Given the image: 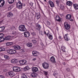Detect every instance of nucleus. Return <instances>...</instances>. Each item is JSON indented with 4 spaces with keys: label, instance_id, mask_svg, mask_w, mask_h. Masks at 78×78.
<instances>
[{
    "label": "nucleus",
    "instance_id": "24",
    "mask_svg": "<svg viewBox=\"0 0 78 78\" xmlns=\"http://www.w3.org/2000/svg\"><path fill=\"white\" fill-rule=\"evenodd\" d=\"M36 16H37V19H40V17H41V14L39 13H37L36 14Z\"/></svg>",
    "mask_w": 78,
    "mask_h": 78
},
{
    "label": "nucleus",
    "instance_id": "48",
    "mask_svg": "<svg viewBox=\"0 0 78 78\" xmlns=\"http://www.w3.org/2000/svg\"><path fill=\"white\" fill-rule=\"evenodd\" d=\"M12 43L11 42H9V45H12Z\"/></svg>",
    "mask_w": 78,
    "mask_h": 78
},
{
    "label": "nucleus",
    "instance_id": "51",
    "mask_svg": "<svg viewBox=\"0 0 78 78\" xmlns=\"http://www.w3.org/2000/svg\"><path fill=\"white\" fill-rule=\"evenodd\" d=\"M1 35H2L3 36V34H0V36H1Z\"/></svg>",
    "mask_w": 78,
    "mask_h": 78
},
{
    "label": "nucleus",
    "instance_id": "17",
    "mask_svg": "<svg viewBox=\"0 0 78 78\" xmlns=\"http://www.w3.org/2000/svg\"><path fill=\"white\" fill-rule=\"evenodd\" d=\"M46 35L48 37L49 39H51V40H52L53 39V36L51 35V34H49V33H48L46 34Z\"/></svg>",
    "mask_w": 78,
    "mask_h": 78
},
{
    "label": "nucleus",
    "instance_id": "40",
    "mask_svg": "<svg viewBox=\"0 0 78 78\" xmlns=\"http://www.w3.org/2000/svg\"><path fill=\"white\" fill-rule=\"evenodd\" d=\"M5 49L4 48H0V51H5Z\"/></svg>",
    "mask_w": 78,
    "mask_h": 78
},
{
    "label": "nucleus",
    "instance_id": "19",
    "mask_svg": "<svg viewBox=\"0 0 78 78\" xmlns=\"http://www.w3.org/2000/svg\"><path fill=\"white\" fill-rule=\"evenodd\" d=\"M50 60L53 63H55L56 62V61H55V58L53 56H52L50 58Z\"/></svg>",
    "mask_w": 78,
    "mask_h": 78
},
{
    "label": "nucleus",
    "instance_id": "2",
    "mask_svg": "<svg viewBox=\"0 0 78 78\" xmlns=\"http://www.w3.org/2000/svg\"><path fill=\"white\" fill-rule=\"evenodd\" d=\"M19 30L21 31H26L27 29L25 28V26L24 25H21L19 27Z\"/></svg>",
    "mask_w": 78,
    "mask_h": 78
},
{
    "label": "nucleus",
    "instance_id": "32",
    "mask_svg": "<svg viewBox=\"0 0 78 78\" xmlns=\"http://www.w3.org/2000/svg\"><path fill=\"white\" fill-rule=\"evenodd\" d=\"M0 39H1V42H3V41H4L5 40V38L3 37L2 36L0 37Z\"/></svg>",
    "mask_w": 78,
    "mask_h": 78
},
{
    "label": "nucleus",
    "instance_id": "20",
    "mask_svg": "<svg viewBox=\"0 0 78 78\" xmlns=\"http://www.w3.org/2000/svg\"><path fill=\"white\" fill-rule=\"evenodd\" d=\"M12 37H14V39H16V38H17V36H16V32L14 33H13L12 34Z\"/></svg>",
    "mask_w": 78,
    "mask_h": 78
},
{
    "label": "nucleus",
    "instance_id": "35",
    "mask_svg": "<svg viewBox=\"0 0 78 78\" xmlns=\"http://www.w3.org/2000/svg\"><path fill=\"white\" fill-rule=\"evenodd\" d=\"M24 69L25 70H28L30 69V67H29L28 66H27L24 68Z\"/></svg>",
    "mask_w": 78,
    "mask_h": 78
},
{
    "label": "nucleus",
    "instance_id": "3",
    "mask_svg": "<svg viewBox=\"0 0 78 78\" xmlns=\"http://www.w3.org/2000/svg\"><path fill=\"white\" fill-rule=\"evenodd\" d=\"M16 8L19 9H21L22 8V4L20 1H19L16 3Z\"/></svg>",
    "mask_w": 78,
    "mask_h": 78
},
{
    "label": "nucleus",
    "instance_id": "33",
    "mask_svg": "<svg viewBox=\"0 0 78 78\" xmlns=\"http://www.w3.org/2000/svg\"><path fill=\"white\" fill-rule=\"evenodd\" d=\"M5 30V27H0V32L3 31Z\"/></svg>",
    "mask_w": 78,
    "mask_h": 78
},
{
    "label": "nucleus",
    "instance_id": "34",
    "mask_svg": "<svg viewBox=\"0 0 78 78\" xmlns=\"http://www.w3.org/2000/svg\"><path fill=\"white\" fill-rule=\"evenodd\" d=\"M21 78H28V77H27V76H26V75H25V74H22Z\"/></svg>",
    "mask_w": 78,
    "mask_h": 78
},
{
    "label": "nucleus",
    "instance_id": "18",
    "mask_svg": "<svg viewBox=\"0 0 78 78\" xmlns=\"http://www.w3.org/2000/svg\"><path fill=\"white\" fill-rule=\"evenodd\" d=\"M64 38L65 40H66V41H69V34H66L64 36Z\"/></svg>",
    "mask_w": 78,
    "mask_h": 78
},
{
    "label": "nucleus",
    "instance_id": "47",
    "mask_svg": "<svg viewBox=\"0 0 78 78\" xmlns=\"http://www.w3.org/2000/svg\"><path fill=\"white\" fill-rule=\"evenodd\" d=\"M36 58H33V59H32V60L33 61H36Z\"/></svg>",
    "mask_w": 78,
    "mask_h": 78
},
{
    "label": "nucleus",
    "instance_id": "55",
    "mask_svg": "<svg viewBox=\"0 0 78 78\" xmlns=\"http://www.w3.org/2000/svg\"><path fill=\"white\" fill-rule=\"evenodd\" d=\"M2 78H5V76H3Z\"/></svg>",
    "mask_w": 78,
    "mask_h": 78
},
{
    "label": "nucleus",
    "instance_id": "44",
    "mask_svg": "<svg viewBox=\"0 0 78 78\" xmlns=\"http://www.w3.org/2000/svg\"><path fill=\"white\" fill-rule=\"evenodd\" d=\"M56 3L57 5H59V1H58V0L56 1Z\"/></svg>",
    "mask_w": 78,
    "mask_h": 78
},
{
    "label": "nucleus",
    "instance_id": "36",
    "mask_svg": "<svg viewBox=\"0 0 78 78\" xmlns=\"http://www.w3.org/2000/svg\"><path fill=\"white\" fill-rule=\"evenodd\" d=\"M11 62L12 63H14L15 64V63H16V60L15 59H13L11 61Z\"/></svg>",
    "mask_w": 78,
    "mask_h": 78
},
{
    "label": "nucleus",
    "instance_id": "28",
    "mask_svg": "<svg viewBox=\"0 0 78 78\" xmlns=\"http://www.w3.org/2000/svg\"><path fill=\"white\" fill-rule=\"evenodd\" d=\"M13 16L12 13L11 12L8 13L7 17H12Z\"/></svg>",
    "mask_w": 78,
    "mask_h": 78
},
{
    "label": "nucleus",
    "instance_id": "41",
    "mask_svg": "<svg viewBox=\"0 0 78 78\" xmlns=\"http://www.w3.org/2000/svg\"><path fill=\"white\" fill-rule=\"evenodd\" d=\"M58 73H54V76H56V77H57V76H58Z\"/></svg>",
    "mask_w": 78,
    "mask_h": 78
},
{
    "label": "nucleus",
    "instance_id": "42",
    "mask_svg": "<svg viewBox=\"0 0 78 78\" xmlns=\"http://www.w3.org/2000/svg\"><path fill=\"white\" fill-rule=\"evenodd\" d=\"M31 34H32V36H35L36 35V33H35L34 32L32 33Z\"/></svg>",
    "mask_w": 78,
    "mask_h": 78
},
{
    "label": "nucleus",
    "instance_id": "26",
    "mask_svg": "<svg viewBox=\"0 0 78 78\" xmlns=\"http://www.w3.org/2000/svg\"><path fill=\"white\" fill-rule=\"evenodd\" d=\"M27 45L28 47H32L33 44L31 43H28L27 44Z\"/></svg>",
    "mask_w": 78,
    "mask_h": 78
},
{
    "label": "nucleus",
    "instance_id": "5",
    "mask_svg": "<svg viewBox=\"0 0 78 78\" xmlns=\"http://www.w3.org/2000/svg\"><path fill=\"white\" fill-rule=\"evenodd\" d=\"M8 53H9L11 55L15 54L16 53V51L14 49H10L7 51Z\"/></svg>",
    "mask_w": 78,
    "mask_h": 78
},
{
    "label": "nucleus",
    "instance_id": "56",
    "mask_svg": "<svg viewBox=\"0 0 78 78\" xmlns=\"http://www.w3.org/2000/svg\"><path fill=\"white\" fill-rule=\"evenodd\" d=\"M44 1H45V2H46V0H44Z\"/></svg>",
    "mask_w": 78,
    "mask_h": 78
},
{
    "label": "nucleus",
    "instance_id": "16",
    "mask_svg": "<svg viewBox=\"0 0 78 78\" xmlns=\"http://www.w3.org/2000/svg\"><path fill=\"white\" fill-rule=\"evenodd\" d=\"M35 26L36 30L38 31H40V30H41V25L39 24H37Z\"/></svg>",
    "mask_w": 78,
    "mask_h": 78
},
{
    "label": "nucleus",
    "instance_id": "53",
    "mask_svg": "<svg viewBox=\"0 0 78 78\" xmlns=\"http://www.w3.org/2000/svg\"><path fill=\"white\" fill-rule=\"evenodd\" d=\"M44 34H45H45H46V32L45 31H44Z\"/></svg>",
    "mask_w": 78,
    "mask_h": 78
},
{
    "label": "nucleus",
    "instance_id": "46",
    "mask_svg": "<svg viewBox=\"0 0 78 78\" xmlns=\"http://www.w3.org/2000/svg\"><path fill=\"white\" fill-rule=\"evenodd\" d=\"M66 70L68 71V72H69L70 71V69L69 68H66Z\"/></svg>",
    "mask_w": 78,
    "mask_h": 78
},
{
    "label": "nucleus",
    "instance_id": "6",
    "mask_svg": "<svg viewBox=\"0 0 78 78\" xmlns=\"http://www.w3.org/2000/svg\"><path fill=\"white\" fill-rule=\"evenodd\" d=\"M13 70L14 72H17L20 71V69L19 67H13Z\"/></svg>",
    "mask_w": 78,
    "mask_h": 78
},
{
    "label": "nucleus",
    "instance_id": "12",
    "mask_svg": "<svg viewBox=\"0 0 78 78\" xmlns=\"http://www.w3.org/2000/svg\"><path fill=\"white\" fill-rule=\"evenodd\" d=\"M32 54L33 56H37L39 55V53L38 52L36 51H33L32 52Z\"/></svg>",
    "mask_w": 78,
    "mask_h": 78
},
{
    "label": "nucleus",
    "instance_id": "9",
    "mask_svg": "<svg viewBox=\"0 0 78 78\" xmlns=\"http://www.w3.org/2000/svg\"><path fill=\"white\" fill-rule=\"evenodd\" d=\"M5 1L4 0H0V7H3L5 5Z\"/></svg>",
    "mask_w": 78,
    "mask_h": 78
},
{
    "label": "nucleus",
    "instance_id": "7",
    "mask_svg": "<svg viewBox=\"0 0 78 78\" xmlns=\"http://www.w3.org/2000/svg\"><path fill=\"white\" fill-rule=\"evenodd\" d=\"M19 62L21 65H26V64H27V61L25 60H20Z\"/></svg>",
    "mask_w": 78,
    "mask_h": 78
},
{
    "label": "nucleus",
    "instance_id": "30",
    "mask_svg": "<svg viewBox=\"0 0 78 78\" xmlns=\"http://www.w3.org/2000/svg\"><path fill=\"white\" fill-rule=\"evenodd\" d=\"M62 51L63 52H66V51L65 50V47L64 46H62Z\"/></svg>",
    "mask_w": 78,
    "mask_h": 78
},
{
    "label": "nucleus",
    "instance_id": "21",
    "mask_svg": "<svg viewBox=\"0 0 78 78\" xmlns=\"http://www.w3.org/2000/svg\"><path fill=\"white\" fill-rule=\"evenodd\" d=\"M13 48L16 50H19L20 48V46H13Z\"/></svg>",
    "mask_w": 78,
    "mask_h": 78
},
{
    "label": "nucleus",
    "instance_id": "50",
    "mask_svg": "<svg viewBox=\"0 0 78 78\" xmlns=\"http://www.w3.org/2000/svg\"><path fill=\"white\" fill-rule=\"evenodd\" d=\"M62 64H63V65H64V66L66 65V63H65V62H63Z\"/></svg>",
    "mask_w": 78,
    "mask_h": 78
},
{
    "label": "nucleus",
    "instance_id": "27",
    "mask_svg": "<svg viewBox=\"0 0 78 78\" xmlns=\"http://www.w3.org/2000/svg\"><path fill=\"white\" fill-rule=\"evenodd\" d=\"M8 2L9 4H12L14 2V0H8Z\"/></svg>",
    "mask_w": 78,
    "mask_h": 78
},
{
    "label": "nucleus",
    "instance_id": "25",
    "mask_svg": "<svg viewBox=\"0 0 78 78\" xmlns=\"http://www.w3.org/2000/svg\"><path fill=\"white\" fill-rule=\"evenodd\" d=\"M11 39V36H7L5 37V41H8L10 40Z\"/></svg>",
    "mask_w": 78,
    "mask_h": 78
},
{
    "label": "nucleus",
    "instance_id": "38",
    "mask_svg": "<svg viewBox=\"0 0 78 78\" xmlns=\"http://www.w3.org/2000/svg\"><path fill=\"white\" fill-rule=\"evenodd\" d=\"M32 42L33 44H34L35 45L37 44V41L36 40H33L32 41Z\"/></svg>",
    "mask_w": 78,
    "mask_h": 78
},
{
    "label": "nucleus",
    "instance_id": "13",
    "mask_svg": "<svg viewBox=\"0 0 78 78\" xmlns=\"http://www.w3.org/2000/svg\"><path fill=\"white\" fill-rule=\"evenodd\" d=\"M55 19L56 20L57 22H59L61 21V17H60L58 16H56L55 17Z\"/></svg>",
    "mask_w": 78,
    "mask_h": 78
},
{
    "label": "nucleus",
    "instance_id": "49",
    "mask_svg": "<svg viewBox=\"0 0 78 78\" xmlns=\"http://www.w3.org/2000/svg\"><path fill=\"white\" fill-rule=\"evenodd\" d=\"M3 76L0 75V78H3Z\"/></svg>",
    "mask_w": 78,
    "mask_h": 78
},
{
    "label": "nucleus",
    "instance_id": "45",
    "mask_svg": "<svg viewBox=\"0 0 78 78\" xmlns=\"http://www.w3.org/2000/svg\"><path fill=\"white\" fill-rule=\"evenodd\" d=\"M6 45H8V46L9 45V42H7L6 43Z\"/></svg>",
    "mask_w": 78,
    "mask_h": 78
},
{
    "label": "nucleus",
    "instance_id": "52",
    "mask_svg": "<svg viewBox=\"0 0 78 78\" xmlns=\"http://www.w3.org/2000/svg\"><path fill=\"white\" fill-rule=\"evenodd\" d=\"M59 38L60 39H61V36H59Z\"/></svg>",
    "mask_w": 78,
    "mask_h": 78
},
{
    "label": "nucleus",
    "instance_id": "39",
    "mask_svg": "<svg viewBox=\"0 0 78 78\" xmlns=\"http://www.w3.org/2000/svg\"><path fill=\"white\" fill-rule=\"evenodd\" d=\"M4 57L5 59H9V56L6 55H5L4 56Z\"/></svg>",
    "mask_w": 78,
    "mask_h": 78
},
{
    "label": "nucleus",
    "instance_id": "37",
    "mask_svg": "<svg viewBox=\"0 0 78 78\" xmlns=\"http://www.w3.org/2000/svg\"><path fill=\"white\" fill-rule=\"evenodd\" d=\"M39 33H40V34L41 36H42L44 35V33H43V32H42V31L41 30H40Z\"/></svg>",
    "mask_w": 78,
    "mask_h": 78
},
{
    "label": "nucleus",
    "instance_id": "43",
    "mask_svg": "<svg viewBox=\"0 0 78 78\" xmlns=\"http://www.w3.org/2000/svg\"><path fill=\"white\" fill-rule=\"evenodd\" d=\"M44 74H45V75H48V73H47V72H44Z\"/></svg>",
    "mask_w": 78,
    "mask_h": 78
},
{
    "label": "nucleus",
    "instance_id": "15",
    "mask_svg": "<svg viewBox=\"0 0 78 78\" xmlns=\"http://www.w3.org/2000/svg\"><path fill=\"white\" fill-rule=\"evenodd\" d=\"M72 4H73V3L71 1H67L66 2L67 5L69 6H72Z\"/></svg>",
    "mask_w": 78,
    "mask_h": 78
},
{
    "label": "nucleus",
    "instance_id": "23",
    "mask_svg": "<svg viewBox=\"0 0 78 78\" xmlns=\"http://www.w3.org/2000/svg\"><path fill=\"white\" fill-rule=\"evenodd\" d=\"M71 17V15L68 14L66 16V19L68 20L70 19Z\"/></svg>",
    "mask_w": 78,
    "mask_h": 78
},
{
    "label": "nucleus",
    "instance_id": "4",
    "mask_svg": "<svg viewBox=\"0 0 78 78\" xmlns=\"http://www.w3.org/2000/svg\"><path fill=\"white\" fill-rule=\"evenodd\" d=\"M42 66L45 69H48L49 67V65L48 63L44 62L43 63Z\"/></svg>",
    "mask_w": 78,
    "mask_h": 78
},
{
    "label": "nucleus",
    "instance_id": "31",
    "mask_svg": "<svg viewBox=\"0 0 78 78\" xmlns=\"http://www.w3.org/2000/svg\"><path fill=\"white\" fill-rule=\"evenodd\" d=\"M60 7L61 9L62 10H64V5H60Z\"/></svg>",
    "mask_w": 78,
    "mask_h": 78
},
{
    "label": "nucleus",
    "instance_id": "8",
    "mask_svg": "<svg viewBox=\"0 0 78 78\" xmlns=\"http://www.w3.org/2000/svg\"><path fill=\"white\" fill-rule=\"evenodd\" d=\"M48 3L51 8H53V7H54L55 4L51 0H49L48 1Z\"/></svg>",
    "mask_w": 78,
    "mask_h": 78
},
{
    "label": "nucleus",
    "instance_id": "22",
    "mask_svg": "<svg viewBox=\"0 0 78 78\" xmlns=\"http://www.w3.org/2000/svg\"><path fill=\"white\" fill-rule=\"evenodd\" d=\"M73 7L75 9L77 10L78 9V5L76 4H73Z\"/></svg>",
    "mask_w": 78,
    "mask_h": 78
},
{
    "label": "nucleus",
    "instance_id": "11",
    "mask_svg": "<svg viewBox=\"0 0 78 78\" xmlns=\"http://www.w3.org/2000/svg\"><path fill=\"white\" fill-rule=\"evenodd\" d=\"M32 71L33 72H37L39 71V69L37 67H34L32 68Z\"/></svg>",
    "mask_w": 78,
    "mask_h": 78
},
{
    "label": "nucleus",
    "instance_id": "29",
    "mask_svg": "<svg viewBox=\"0 0 78 78\" xmlns=\"http://www.w3.org/2000/svg\"><path fill=\"white\" fill-rule=\"evenodd\" d=\"M31 76L32 77H33V78H34V77H36V73H32V74H31Z\"/></svg>",
    "mask_w": 78,
    "mask_h": 78
},
{
    "label": "nucleus",
    "instance_id": "14",
    "mask_svg": "<svg viewBox=\"0 0 78 78\" xmlns=\"http://www.w3.org/2000/svg\"><path fill=\"white\" fill-rule=\"evenodd\" d=\"M24 35L25 37H28L30 36V32H25L24 33Z\"/></svg>",
    "mask_w": 78,
    "mask_h": 78
},
{
    "label": "nucleus",
    "instance_id": "54",
    "mask_svg": "<svg viewBox=\"0 0 78 78\" xmlns=\"http://www.w3.org/2000/svg\"><path fill=\"white\" fill-rule=\"evenodd\" d=\"M70 20V21H73V20H72V19H71V20Z\"/></svg>",
    "mask_w": 78,
    "mask_h": 78
},
{
    "label": "nucleus",
    "instance_id": "1",
    "mask_svg": "<svg viewBox=\"0 0 78 78\" xmlns=\"http://www.w3.org/2000/svg\"><path fill=\"white\" fill-rule=\"evenodd\" d=\"M65 28V30L67 31H70V26L67 23H64Z\"/></svg>",
    "mask_w": 78,
    "mask_h": 78
},
{
    "label": "nucleus",
    "instance_id": "10",
    "mask_svg": "<svg viewBox=\"0 0 78 78\" xmlns=\"http://www.w3.org/2000/svg\"><path fill=\"white\" fill-rule=\"evenodd\" d=\"M8 74L9 76L11 77L14 76L15 75V74L14 73V71H10L8 72Z\"/></svg>",
    "mask_w": 78,
    "mask_h": 78
}]
</instances>
